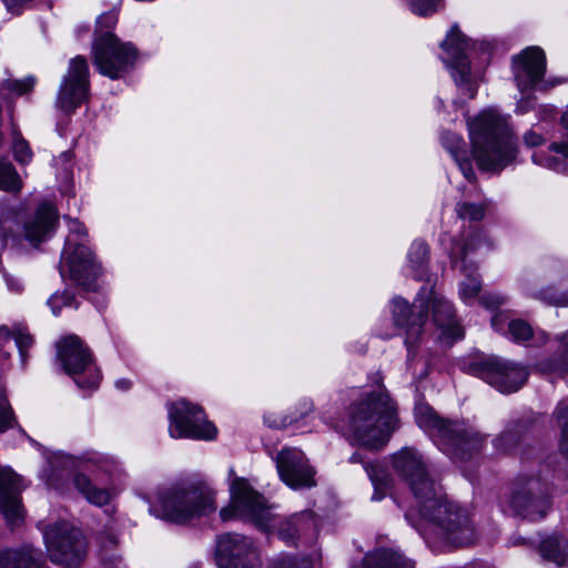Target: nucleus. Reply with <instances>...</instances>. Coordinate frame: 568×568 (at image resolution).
<instances>
[{"mask_svg": "<svg viewBox=\"0 0 568 568\" xmlns=\"http://www.w3.org/2000/svg\"><path fill=\"white\" fill-rule=\"evenodd\" d=\"M118 23V12L110 10L102 13L97 20L94 38H103L106 34H114L113 28Z\"/></svg>", "mask_w": 568, "mask_h": 568, "instance_id": "obj_40", "label": "nucleus"}, {"mask_svg": "<svg viewBox=\"0 0 568 568\" xmlns=\"http://www.w3.org/2000/svg\"><path fill=\"white\" fill-rule=\"evenodd\" d=\"M34 84L36 79L33 77H28L22 80H7L2 83V88L16 93L17 95H22L32 91Z\"/></svg>", "mask_w": 568, "mask_h": 568, "instance_id": "obj_46", "label": "nucleus"}, {"mask_svg": "<svg viewBox=\"0 0 568 568\" xmlns=\"http://www.w3.org/2000/svg\"><path fill=\"white\" fill-rule=\"evenodd\" d=\"M313 514L311 511H302L282 520L277 534L286 544L294 545L300 535L313 528Z\"/></svg>", "mask_w": 568, "mask_h": 568, "instance_id": "obj_25", "label": "nucleus"}, {"mask_svg": "<svg viewBox=\"0 0 568 568\" xmlns=\"http://www.w3.org/2000/svg\"><path fill=\"white\" fill-rule=\"evenodd\" d=\"M106 541L108 546L104 545L100 552L102 565L104 568H124L121 557L111 549L116 544L115 538L110 537Z\"/></svg>", "mask_w": 568, "mask_h": 568, "instance_id": "obj_42", "label": "nucleus"}, {"mask_svg": "<svg viewBox=\"0 0 568 568\" xmlns=\"http://www.w3.org/2000/svg\"><path fill=\"white\" fill-rule=\"evenodd\" d=\"M412 12L418 16H429L436 12L442 0H404Z\"/></svg>", "mask_w": 568, "mask_h": 568, "instance_id": "obj_45", "label": "nucleus"}, {"mask_svg": "<svg viewBox=\"0 0 568 568\" xmlns=\"http://www.w3.org/2000/svg\"><path fill=\"white\" fill-rule=\"evenodd\" d=\"M501 315H495L493 318H491V325L495 329H499V320H500Z\"/></svg>", "mask_w": 568, "mask_h": 568, "instance_id": "obj_60", "label": "nucleus"}, {"mask_svg": "<svg viewBox=\"0 0 568 568\" xmlns=\"http://www.w3.org/2000/svg\"><path fill=\"white\" fill-rule=\"evenodd\" d=\"M398 423L396 404L382 384L364 393L349 408L348 432L355 443L368 449L383 448Z\"/></svg>", "mask_w": 568, "mask_h": 568, "instance_id": "obj_1", "label": "nucleus"}, {"mask_svg": "<svg viewBox=\"0 0 568 568\" xmlns=\"http://www.w3.org/2000/svg\"><path fill=\"white\" fill-rule=\"evenodd\" d=\"M408 261L415 271V276L422 280L425 274V266L428 262V246L422 241H415L408 252Z\"/></svg>", "mask_w": 568, "mask_h": 568, "instance_id": "obj_34", "label": "nucleus"}, {"mask_svg": "<svg viewBox=\"0 0 568 568\" xmlns=\"http://www.w3.org/2000/svg\"><path fill=\"white\" fill-rule=\"evenodd\" d=\"M214 493L205 484L181 483L158 496L151 511L159 518L183 524L214 511Z\"/></svg>", "mask_w": 568, "mask_h": 568, "instance_id": "obj_5", "label": "nucleus"}, {"mask_svg": "<svg viewBox=\"0 0 568 568\" xmlns=\"http://www.w3.org/2000/svg\"><path fill=\"white\" fill-rule=\"evenodd\" d=\"M508 332L515 342H525L534 336L531 326L524 320L510 321Z\"/></svg>", "mask_w": 568, "mask_h": 568, "instance_id": "obj_41", "label": "nucleus"}, {"mask_svg": "<svg viewBox=\"0 0 568 568\" xmlns=\"http://www.w3.org/2000/svg\"><path fill=\"white\" fill-rule=\"evenodd\" d=\"M131 386V382L128 379H119L116 382V387L121 389H128Z\"/></svg>", "mask_w": 568, "mask_h": 568, "instance_id": "obj_59", "label": "nucleus"}, {"mask_svg": "<svg viewBox=\"0 0 568 568\" xmlns=\"http://www.w3.org/2000/svg\"><path fill=\"white\" fill-rule=\"evenodd\" d=\"M349 462L351 463H361L363 465H365L366 463L364 462V457L359 454V453H354L351 457H349Z\"/></svg>", "mask_w": 568, "mask_h": 568, "instance_id": "obj_58", "label": "nucleus"}, {"mask_svg": "<svg viewBox=\"0 0 568 568\" xmlns=\"http://www.w3.org/2000/svg\"><path fill=\"white\" fill-rule=\"evenodd\" d=\"M415 419L452 459L468 460L481 449L484 436L479 432L464 422L442 418L426 404L415 407Z\"/></svg>", "mask_w": 568, "mask_h": 568, "instance_id": "obj_4", "label": "nucleus"}, {"mask_svg": "<svg viewBox=\"0 0 568 568\" xmlns=\"http://www.w3.org/2000/svg\"><path fill=\"white\" fill-rule=\"evenodd\" d=\"M216 564L220 568H262L254 541L244 535L227 532L217 537Z\"/></svg>", "mask_w": 568, "mask_h": 568, "instance_id": "obj_15", "label": "nucleus"}, {"mask_svg": "<svg viewBox=\"0 0 568 568\" xmlns=\"http://www.w3.org/2000/svg\"><path fill=\"white\" fill-rule=\"evenodd\" d=\"M406 518L409 520L412 518V514L410 513H407L406 514Z\"/></svg>", "mask_w": 568, "mask_h": 568, "instance_id": "obj_62", "label": "nucleus"}, {"mask_svg": "<svg viewBox=\"0 0 568 568\" xmlns=\"http://www.w3.org/2000/svg\"><path fill=\"white\" fill-rule=\"evenodd\" d=\"M523 141L528 148H536L542 145L546 142V138L541 132H537L535 129H530L523 135Z\"/></svg>", "mask_w": 568, "mask_h": 568, "instance_id": "obj_52", "label": "nucleus"}, {"mask_svg": "<svg viewBox=\"0 0 568 568\" xmlns=\"http://www.w3.org/2000/svg\"><path fill=\"white\" fill-rule=\"evenodd\" d=\"M74 301V296L69 292H63L61 294H53L49 301L48 304L51 306L52 312L54 315H58L60 308L62 306H70L72 305Z\"/></svg>", "mask_w": 568, "mask_h": 568, "instance_id": "obj_49", "label": "nucleus"}, {"mask_svg": "<svg viewBox=\"0 0 568 568\" xmlns=\"http://www.w3.org/2000/svg\"><path fill=\"white\" fill-rule=\"evenodd\" d=\"M507 504L517 516L542 519L551 506L549 485L539 477L520 476L513 484Z\"/></svg>", "mask_w": 568, "mask_h": 568, "instance_id": "obj_10", "label": "nucleus"}, {"mask_svg": "<svg viewBox=\"0 0 568 568\" xmlns=\"http://www.w3.org/2000/svg\"><path fill=\"white\" fill-rule=\"evenodd\" d=\"M0 568H50L41 550L24 546L21 549L0 551Z\"/></svg>", "mask_w": 568, "mask_h": 568, "instance_id": "obj_24", "label": "nucleus"}, {"mask_svg": "<svg viewBox=\"0 0 568 568\" xmlns=\"http://www.w3.org/2000/svg\"><path fill=\"white\" fill-rule=\"evenodd\" d=\"M280 478L293 489L316 486L315 469L305 454L293 447L282 448L274 458Z\"/></svg>", "mask_w": 568, "mask_h": 568, "instance_id": "obj_18", "label": "nucleus"}, {"mask_svg": "<svg viewBox=\"0 0 568 568\" xmlns=\"http://www.w3.org/2000/svg\"><path fill=\"white\" fill-rule=\"evenodd\" d=\"M523 434V425H516L514 428H507L496 439V447L504 452H509L517 446Z\"/></svg>", "mask_w": 568, "mask_h": 568, "instance_id": "obj_38", "label": "nucleus"}, {"mask_svg": "<svg viewBox=\"0 0 568 568\" xmlns=\"http://www.w3.org/2000/svg\"><path fill=\"white\" fill-rule=\"evenodd\" d=\"M138 59V50L131 42L121 41L115 34L94 38L92 61L97 70L112 80L129 73Z\"/></svg>", "mask_w": 568, "mask_h": 568, "instance_id": "obj_9", "label": "nucleus"}, {"mask_svg": "<svg viewBox=\"0 0 568 568\" xmlns=\"http://www.w3.org/2000/svg\"><path fill=\"white\" fill-rule=\"evenodd\" d=\"M13 420V412L8 403L3 389L0 387V433L12 427Z\"/></svg>", "mask_w": 568, "mask_h": 568, "instance_id": "obj_47", "label": "nucleus"}, {"mask_svg": "<svg viewBox=\"0 0 568 568\" xmlns=\"http://www.w3.org/2000/svg\"><path fill=\"white\" fill-rule=\"evenodd\" d=\"M561 123L566 129H568V106L561 116Z\"/></svg>", "mask_w": 568, "mask_h": 568, "instance_id": "obj_61", "label": "nucleus"}, {"mask_svg": "<svg viewBox=\"0 0 568 568\" xmlns=\"http://www.w3.org/2000/svg\"><path fill=\"white\" fill-rule=\"evenodd\" d=\"M433 317L437 327L442 331L439 338L453 343L463 338L464 332L455 318L453 305L443 296L429 291Z\"/></svg>", "mask_w": 568, "mask_h": 568, "instance_id": "obj_23", "label": "nucleus"}, {"mask_svg": "<svg viewBox=\"0 0 568 568\" xmlns=\"http://www.w3.org/2000/svg\"><path fill=\"white\" fill-rule=\"evenodd\" d=\"M513 71L517 87L520 91L535 88L546 71V57L540 48L525 49L513 58Z\"/></svg>", "mask_w": 568, "mask_h": 568, "instance_id": "obj_21", "label": "nucleus"}, {"mask_svg": "<svg viewBox=\"0 0 568 568\" xmlns=\"http://www.w3.org/2000/svg\"><path fill=\"white\" fill-rule=\"evenodd\" d=\"M101 272L100 265L87 245L63 250L60 262V273L84 291L97 290V278Z\"/></svg>", "mask_w": 568, "mask_h": 568, "instance_id": "obj_17", "label": "nucleus"}, {"mask_svg": "<svg viewBox=\"0 0 568 568\" xmlns=\"http://www.w3.org/2000/svg\"><path fill=\"white\" fill-rule=\"evenodd\" d=\"M549 150L562 159L568 160V142H555L550 144Z\"/></svg>", "mask_w": 568, "mask_h": 568, "instance_id": "obj_54", "label": "nucleus"}, {"mask_svg": "<svg viewBox=\"0 0 568 568\" xmlns=\"http://www.w3.org/2000/svg\"><path fill=\"white\" fill-rule=\"evenodd\" d=\"M363 568H415V564L393 549H378L367 554Z\"/></svg>", "mask_w": 568, "mask_h": 568, "instance_id": "obj_26", "label": "nucleus"}, {"mask_svg": "<svg viewBox=\"0 0 568 568\" xmlns=\"http://www.w3.org/2000/svg\"><path fill=\"white\" fill-rule=\"evenodd\" d=\"M231 501L229 507L221 509L220 516L226 521L240 518L252 523L262 530L272 527L273 515L264 497L252 488L246 479L234 477L230 485Z\"/></svg>", "mask_w": 568, "mask_h": 568, "instance_id": "obj_6", "label": "nucleus"}, {"mask_svg": "<svg viewBox=\"0 0 568 568\" xmlns=\"http://www.w3.org/2000/svg\"><path fill=\"white\" fill-rule=\"evenodd\" d=\"M425 293L427 291L423 287L413 306L400 297L393 300L394 322L397 326L405 328V344L408 348L417 342L427 321L428 302L423 297Z\"/></svg>", "mask_w": 568, "mask_h": 568, "instance_id": "obj_20", "label": "nucleus"}, {"mask_svg": "<svg viewBox=\"0 0 568 568\" xmlns=\"http://www.w3.org/2000/svg\"><path fill=\"white\" fill-rule=\"evenodd\" d=\"M419 521L416 529L425 539L436 538L454 546L471 545L476 538V529L469 513L440 494V487L435 496L419 501Z\"/></svg>", "mask_w": 568, "mask_h": 568, "instance_id": "obj_3", "label": "nucleus"}, {"mask_svg": "<svg viewBox=\"0 0 568 568\" xmlns=\"http://www.w3.org/2000/svg\"><path fill=\"white\" fill-rule=\"evenodd\" d=\"M464 142L460 138L454 134H447L445 136V146L450 152L455 161L457 162L460 171L468 181L475 180V171L473 170L471 163L467 158V152L464 149Z\"/></svg>", "mask_w": 568, "mask_h": 568, "instance_id": "obj_30", "label": "nucleus"}, {"mask_svg": "<svg viewBox=\"0 0 568 568\" xmlns=\"http://www.w3.org/2000/svg\"><path fill=\"white\" fill-rule=\"evenodd\" d=\"M470 247V244H466L464 247V256L462 260V271L465 274V280L460 283L459 294L462 300H464L466 303H469L471 300H474L481 287L479 278L476 276V267L468 266L466 264V255Z\"/></svg>", "mask_w": 568, "mask_h": 568, "instance_id": "obj_29", "label": "nucleus"}, {"mask_svg": "<svg viewBox=\"0 0 568 568\" xmlns=\"http://www.w3.org/2000/svg\"><path fill=\"white\" fill-rule=\"evenodd\" d=\"M479 302L488 310H495L507 302L505 295L498 293H485L480 296Z\"/></svg>", "mask_w": 568, "mask_h": 568, "instance_id": "obj_51", "label": "nucleus"}, {"mask_svg": "<svg viewBox=\"0 0 568 568\" xmlns=\"http://www.w3.org/2000/svg\"><path fill=\"white\" fill-rule=\"evenodd\" d=\"M558 341L560 343V354L561 361L556 362L546 366L540 365L542 371L552 372L560 371L562 373H568V333H564L558 336Z\"/></svg>", "mask_w": 568, "mask_h": 568, "instance_id": "obj_43", "label": "nucleus"}, {"mask_svg": "<svg viewBox=\"0 0 568 568\" xmlns=\"http://www.w3.org/2000/svg\"><path fill=\"white\" fill-rule=\"evenodd\" d=\"M57 357L80 388L94 389L99 386L101 373L91 351L77 335L65 336L57 343Z\"/></svg>", "mask_w": 568, "mask_h": 568, "instance_id": "obj_8", "label": "nucleus"}, {"mask_svg": "<svg viewBox=\"0 0 568 568\" xmlns=\"http://www.w3.org/2000/svg\"><path fill=\"white\" fill-rule=\"evenodd\" d=\"M532 160L539 165H544L556 171H561L566 168L564 162L556 155L534 154Z\"/></svg>", "mask_w": 568, "mask_h": 568, "instance_id": "obj_50", "label": "nucleus"}, {"mask_svg": "<svg viewBox=\"0 0 568 568\" xmlns=\"http://www.w3.org/2000/svg\"><path fill=\"white\" fill-rule=\"evenodd\" d=\"M74 488L94 506L102 507L111 500V494L106 488L95 486L92 480L82 473H77L72 479Z\"/></svg>", "mask_w": 568, "mask_h": 568, "instance_id": "obj_27", "label": "nucleus"}, {"mask_svg": "<svg viewBox=\"0 0 568 568\" xmlns=\"http://www.w3.org/2000/svg\"><path fill=\"white\" fill-rule=\"evenodd\" d=\"M469 373L481 378L500 393L517 392L528 378L526 367L498 357H489L469 365Z\"/></svg>", "mask_w": 568, "mask_h": 568, "instance_id": "obj_14", "label": "nucleus"}, {"mask_svg": "<svg viewBox=\"0 0 568 568\" xmlns=\"http://www.w3.org/2000/svg\"><path fill=\"white\" fill-rule=\"evenodd\" d=\"M486 206L469 202H460L456 205V214L463 220L480 221L485 216Z\"/></svg>", "mask_w": 568, "mask_h": 568, "instance_id": "obj_39", "label": "nucleus"}, {"mask_svg": "<svg viewBox=\"0 0 568 568\" xmlns=\"http://www.w3.org/2000/svg\"><path fill=\"white\" fill-rule=\"evenodd\" d=\"M20 490L19 476L11 470H0V511L10 525L22 519Z\"/></svg>", "mask_w": 568, "mask_h": 568, "instance_id": "obj_22", "label": "nucleus"}, {"mask_svg": "<svg viewBox=\"0 0 568 568\" xmlns=\"http://www.w3.org/2000/svg\"><path fill=\"white\" fill-rule=\"evenodd\" d=\"M90 89L89 65L83 57L73 58L61 83L57 105L64 112L74 111L88 98Z\"/></svg>", "mask_w": 568, "mask_h": 568, "instance_id": "obj_19", "label": "nucleus"}, {"mask_svg": "<svg viewBox=\"0 0 568 568\" xmlns=\"http://www.w3.org/2000/svg\"><path fill=\"white\" fill-rule=\"evenodd\" d=\"M442 48L447 53L444 62L454 69L453 78L456 85L464 95L474 99L477 88L469 81L470 67L467 61L469 40L459 31L457 26H454L443 41Z\"/></svg>", "mask_w": 568, "mask_h": 568, "instance_id": "obj_16", "label": "nucleus"}, {"mask_svg": "<svg viewBox=\"0 0 568 568\" xmlns=\"http://www.w3.org/2000/svg\"><path fill=\"white\" fill-rule=\"evenodd\" d=\"M43 538L50 560L63 568H80L87 557V541L80 529L67 521L49 525Z\"/></svg>", "mask_w": 568, "mask_h": 568, "instance_id": "obj_7", "label": "nucleus"}, {"mask_svg": "<svg viewBox=\"0 0 568 568\" xmlns=\"http://www.w3.org/2000/svg\"><path fill=\"white\" fill-rule=\"evenodd\" d=\"M364 469L375 488V493L372 498L374 500H381L385 495L384 489L387 487L389 481L388 471L379 463L365 464Z\"/></svg>", "mask_w": 568, "mask_h": 568, "instance_id": "obj_32", "label": "nucleus"}, {"mask_svg": "<svg viewBox=\"0 0 568 568\" xmlns=\"http://www.w3.org/2000/svg\"><path fill=\"white\" fill-rule=\"evenodd\" d=\"M473 156L480 170L498 172L516 158V139L507 118L495 109L483 111L468 121Z\"/></svg>", "mask_w": 568, "mask_h": 568, "instance_id": "obj_2", "label": "nucleus"}, {"mask_svg": "<svg viewBox=\"0 0 568 568\" xmlns=\"http://www.w3.org/2000/svg\"><path fill=\"white\" fill-rule=\"evenodd\" d=\"M10 336L14 338L16 346L19 349L22 362H24L27 358V351L33 344L32 336L20 326L16 327L12 333L6 326L0 327V339L9 341Z\"/></svg>", "mask_w": 568, "mask_h": 568, "instance_id": "obj_35", "label": "nucleus"}, {"mask_svg": "<svg viewBox=\"0 0 568 568\" xmlns=\"http://www.w3.org/2000/svg\"><path fill=\"white\" fill-rule=\"evenodd\" d=\"M554 417L558 427L561 429L560 450L568 458V402L561 400L555 412Z\"/></svg>", "mask_w": 568, "mask_h": 568, "instance_id": "obj_36", "label": "nucleus"}, {"mask_svg": "<svg viewBox=\"0 0 568 568\" xmlns=\"http://www.w3.org/2000/svg\"><path fill=\"white\" fill-rule=\"evenodd\" d=\"M18 215L13 210L2 213L0 222L4 242H8L9 237L16 241L22 236L31 245L37 246L51 236L58 223L57 209L48 202L41 203L34 214L23 223L21 233L13 230V224L19 229Z\"/></svg>", "mask_w": 568, "mask_h": 568, "instance_id": "obj_11", "label": "nucleus"}, {"mask_svg": "<svg viewBox=\"0 0 568 568\" xmlns=\"http://www.w3.org/2000/svg\"><path fill=\"white\" fill-rule=\"evenodd\" d=\"M170 435L173 438L211 440L216 436L215 426L206 420L203 409L185 399L173 403L169 408Z\"/></svg>", "mask_w": 568, "mask_h": 568, "instance_id": "obj_13", "label": "nucleus"}, {"mask_svg": "<svg viewBox=\"0 0 568 568\" xmlns=\"http://www.w3.org/2000/svg\"><path fill=\"white\" fill-rule=\"evenodd\" d=\"M534 99L531 98H526V99H523L520 100L518 103H517V113L519 114H525L527 112H529L530 110L534 109Z\"/></svg>", "mask_w": 568, "mask_h": 568, "instance_id": "obj_55", "label": "nucleus"}, {"mask_svg": "<svg viewBox=\"0 0 568 568\" xmlns=\"http://www.w3.org/2000/svg\"><path fill=\"white\" fill-rule=\"evenodd\" d=\"M13 155L19 163H28L32 158L29 143L17 131H13Z\"/></svg>", "mask_w": 568, "mask_h": 568, "instance_id": "obj_44", "label": "nucleus"}, {"mask_svg": "<svg viewBox=\"0 0 568 568\" xmlns=\"http://www.w3.org/2000/svg\"><path fill=\"white\" fill-rule=\"evenodd\" d=\"M230 476H234V470L230 469Z\"/></svg>", "mask_w": 568, "mask_h": 568, "instance_id": "obj_63", "label": "nucleus"}, {"mask_svg": "<svg viewBox=\"0 0 568 568\" xmlns=\"http://www.w3.org/2000/svg\"><path fill=\"white\" fill-rule=\"evenodd\" d=\"M29 1L30 0H3V3L9 12L18 14L21 12L23 6Z\"/></svg>", "mask_w": 568, "mask_h": 568, "instance_id": "obj_53", "label": "nucleus"}, {"mask_svg": "<svg viewBox=\"0 0 568 568\" xmlns=\"http://www.w3.org/2000/svg\"><path fill=\"white\" fill-rule=\"evenodd\" d=\"M270 568H311L307 559L283 556L272 561Z\"/></svg>", "mask_w": 568, "mask_h": 568, "instance_id": "obj_48", "label": "nucleus"}, {"mask_svg": "<svg viewBox=\"0 0 568 568\" xmlns=\"http://www.w3.org/2000/svg\"><path fill=\"white\" fill-rule=\"evenodd\" d=\"M265 423L270 426V427H273V428H282V427H286L291 420H287L286 417L277 420V419H271V416H265L264 418Z\"/></svg>", "mask_w": 568, "mask_h": 568, "instance_id": "obj_56", "label": "nucleus"}, {"mask_svg": "<svg viewBox=\"0 0 568 568\" xmlns=\"http://www.w3.org/2000/svg\"><path fill=\"white\" fill-rule=\"evenodd\" d=\"M393 468L408 485L415 498L435 496L440 487L423 455L413 447H403L392 457Z\"/></svg>", "mask_w": 568, "mask_h": 568, "instance_id": "obj_12", "label": "nucleus"}, {"mask_svg": "<svg viewBox=\"0 0 568 568\" xmlns=\"http://www.w3.org/2000/svg\"><path fill=\"white\" fill-rule=\"evenodd\" d=\"M69 235L63 250H72L75 246L87 245V229L77 220H69Z\"/></svg>", "mask_w": 568, "mask_h": 568, "instance_id": "obj_37", "label": "nucleus"}, {"mask_svg": "<svg viewBox=\"0 0 568 568\" xmlns=\"http://www.w3.org/2000/svg\"><path fill=\"white\" fill-rule=\"evenodd\" d=\"M6 281H7L8 286H9L12 291H17V292H19V291L21 290V285H20V283H19V281H18V280H14V278H12V277H10V276H8V275H7V276H6Z\"/></svg>", "mask_w": 568, "mask_h": 568, "instance_id": "obj_57", "label": "nucleus"}, {"mask_svg": "<svg viewBox=\"0 0 568 568\" xmlns=\"http://www.w3.org/2000/svg\"><path fill=\"white\" fill-rule=\"evenodd\" d=\"M540 554L547 559L561 566L568 564V546H562L558 536H549L540 544Z\"/></svg>", "mask_w": 568, "mask_h": 568, "instance_id": "obj_31", "label": "nucleus"}, {"mask_svg": "<svg viewBox=\"0 0 568 568\" xmlns=\"http://www.w3.org/2000/svg\"><path fill=\"white\" fill-rule=\"evenodd\" d=\"M521 288L528 297L538 300L544 304L557 307L568 306V291L559 293L550 286L537 290L527 281L523 283Z\"/></svg>", "mask_w": 568, "mask_h": 568, "instance_id": "obj_28", "label": "nucleus"}, {"mask_svg": "<svg viewBox=\"0 0 568 568\" xmlns=\"http://www.w3.org/2000/svg\"><path fill=\"white\" fill-rule=\"evenodd\" d=\"M22 181L11 162L0 159V190L9 193H19Z\"/></svg>", "mask_w": 568, "mask_h": 568, "instance_id": "obj_33", "label": "nucleus"}]
</instances>
